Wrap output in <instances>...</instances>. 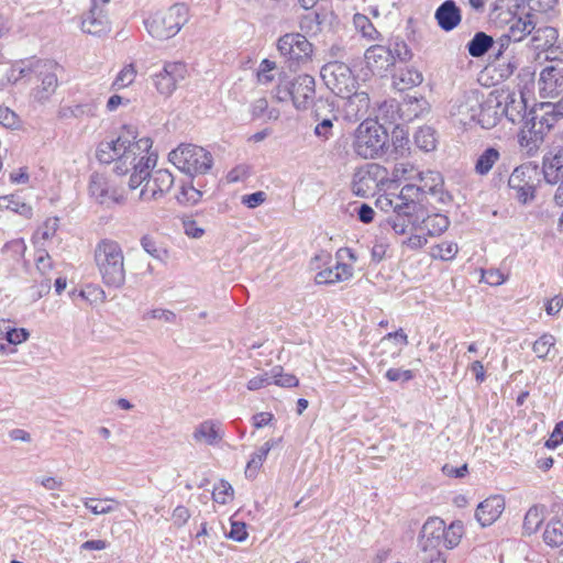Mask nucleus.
<instances>
[{
    "label": "nucleus",
    "instance_id": "nucleus-1",
    "mask_svg": "<svg viewBox=\"0 0 563 563\" xmlns=\"http://www.w3.org/2000/svg\"><path fill=\"white\" fill-rule=\"evenodd\" d=\"M152 140L141 137L135 141L132 128L124 126L117 139L99 143L96 156L101 164L114 163L113 173L125 176L131 173L128 187L131 190L140 187L146 179L150 168L156 163V156L151 153Z\"/></svg>",
    "mask_w": 563,
    "mask_h": 563
},
{
    "label": "nucleus",
    "instance_id": "nucleus-2",
    "mask_svg": "<svg viewBox=\"0 0 563 563\" xmlns=\"http://www.w3.org/2000/svg\"><path fill=\"white\" fill-rule=\"evenodd\" d=\"M95 263L102 283L121 288L125 283L124 254L121 245L111 239L100 240L95 247Z\"/></svg>",
    "mask_w": 563,
    "mask_h": 563
},
{
    "label": "nucleus",
    "instance_id": "nucleus-3",
    "mask_svg": "<svg viewBox=\"0 0 563 563\" xmlns=\"http://www.w3.org/2000/svg\"><path fill=\"white\" fill-rule=\"evenodd\" d=\"M274 96L280 102L290 100L297 110H307L316 98V80L308 74L280 78Z\"/></svg>",
    "mask_w": 563,
    "mask_h": 563
},
{
    "label": "nucleus",
    "instance_id": "nucleus-4",
    "mask_svg": "<svg viewBox=\"0 0 563 563\" xmlns=\"http://www.w3.org/2000/svg\"><path fill=\"white\" fill-rule=\"evenodd\" d=\"M277 51L290 70H299L312 62L314 46L301 33L290 32L278 37Z\"/></svg>",
    "mask_w": 563,
    "mask_h": 563
},
{
    "label": "nucleus",
    "instance_id": "nucleus-5",
    "mask_svg": "<svg viewBox=\"0 0 563 563\" xmlns=\"http://www.w3.org/2000/svg\"><path fill=\"white\" fill-rule=\"evenodd\" d=\"M168 161L189 176L207 174L213 165L210 152L190 143L179 144L168 154Z\"/></svg>",
    "mask_w": 563,
    "mask_h": 563
},
{
    "label": "nucleus",
    "instance_id": "nucleus-6",
    "mask_svg": "<svg viewBox=\"0 0 563 563\" xmlns=\"http://www.w3.org/2000/svg\"><path fill=\"white\" fill-rule=\"evenodd\" d=\"M387 136L383 125L375 120L366 119L355 130L353 150L362 158H375L383 155Z\"/></svg>",
    "mask_w": 563,
    "mask_h": 563
},
{
    "label": "nucleus",
    "instance_id": "nucleus-7",
    "mask_svg": "<svg viewBox=\"0 0 563 563\" xmlns=\"http://www.w3.org/2000/svg\"><path fill=\"white\" fill-rule=\"evenodd\" d=\"M187 22V10L184 4H174L166 11L157 12L146 22L152 37L167 40L175 36Z\"/></svg>",
    "mask_w": 563,
    "mask_h": 563
},
{
    "label": "nucleus",
    "instance_id": "nucleus-8",
    "mask_svg": "<svg viewBox=\"0 0 563 563\" xmlns=\"http://www.w3.org/2000/svg\"><path fill=\"white\" fill-rule=\"evenodd\" d=\"M520 124L518 144L528 156H533L543 143L545 134L554 128L553 119H549L545 111L540 118L534 112Z\"/></svg>",
    "mask_w": 563,
    "mask_h": 563
},
{
    "label": "nucleus",
    "instance_id": "nucleus-9",
    "mask_svg": "<svg viewBox=\"0 0 563 563\" xmlns=\"http://www.w3.org/2000/svg\"><path fill=\"white\" fill-rule=\"evenodd\" d=\"M117 175H106L95 172L91 174L88 185L89 195L99 205L110 207L123 205L126 200L123 181H118Z\"/></svg>",
    "mask_w": 563,
    "mask_h": 563
},
{
    "label": "nucleus",
    "instance_id": "nucleus-10",
    "mask_svg": "<svg viewBox=\"0 0 563 563\" xmlns=\"http://www.w3.org/2000/svg\"><path fill=\"white\" fill-rule=\"evenodd\" d=\"M320 75L327 87L336 96H350L357 86V81L351 68L341 62H330L325 64Z\"/></svg>",
    "mask_w": 563,
    "mask_h": 563
},
{
    "label": "nucleus",
    "instance_id": "nucleus-11",
    "mask_svg": "<svg viewBox=\"0 0 563 563\" xmlns=\"http://www.w3.org/2000/svg\"><path fill=\"white\" fill-rule=\"evenodd\" d=\"M537 167L528 164L520 165L514 169L508 179V186L515 191V198L526 205L536 197Z\"/></svg>",
    "mask_w": 563,
    "mask_h": 563
},
{
    "label": "nucleus",
    "instance_id": "nucleus-12",
    "mask_svg": "<svg viewBox=\"0 0 563 563\" xmlns=\"http://www.w3.org/2000/svg\"><path fill=\"white\" fill-rule=\"evenodd\" d=\"M187 73L185 63L166 62L163 69L152 76L153 85L159 95L170 97L178 84L185 80Z\"/></svg>",
    "mask_w": 563,
    "mask_h": 563
},
{
    "label": "nucleus",
    "instance_id": "nucleus-13",
    "mask_svg": "<svg viewBox=\"0 0 563 563\" xmlns=\"http://www.w3.org/2000/svg\"><path fill=\"white\" fill-rule=\"evenodd\" d=\"M58 66L53 60L38 59L35 64L34 74L41 79V85L34 89V99L38 102L47 101L55 92L58 80L57 70Z\"/></svg>",
    "mask_w": 563,
    "mask_h": 563
},
{
    "label": "nucleus",
    "instance_id": "nucleus-14",
    "mask_svg": "<svg viewBox=\"0 0 563 563\" xmlns=\"http://www.w3.org/2000/svg\"><path fill=\"white\" fill-rule=\"evenodd\" d=\"M146 183L140 192L142 201L158 200L167 194L174 185V176L167 169H157L146 177Z\"/></svg>",
    "mask_w": 563,
    "mask_h": 563
},
{
    "label": "nucleus",
    "instance_id": "nucleus-15",
    "mask_svg": "<svg viewBox=\"0 0 563 563\" xmlns=\"http://www.w3.org/2000/svg\"><path fill=\"white\" fill-rule=\"evenodd\" d=\"M500 98V111L501 117L512 124H520L530 113H534L533 110L528 111L527 97L518 95L516 91L504 92L498 96Z\"/></svg>",
    "mask_w": 563,
    "mask_h": 563
},
{
    "label": "nucleus",
    "instance_id": "nucleus-16",
    "mask_svg": "<svg viewBox=\"0 0 563 563\" xmlns=\"http://www.w3.org/2000/svg\"><path fill=\"white\" fill-rule=\"evenodd\" d=\"M427 185L421 188L413 184L404 186L399 194H384L380 195L376 200V206L385 212H394L395 210L410 209L407 201L412 199H419V191L426 189Z\"/></svg>",
    "mask_w": 563,
    "mask_h": 563
},
{
    "label": "nucleus",
    "instance_id": "nucleus-17",
    "mask_svg": "<svg viewBox=\"0 0 563 563\" xmlns=\"http://www.w3.org/2000/svg\"><path fill=\"white\" fill-rule=\"evenodd\" d=\"M537 85L541 98L559 97L563 93V67L560 65L543 67L539 74Z\"/></svg>",
    "mask_w": 563,
    "mask_h": 563
},
{
    "label": "nucleus",
    "instance_id": "nucleus-18",
    "mask_svg": "<svg viewBox=\"0 0 563 563\" xmlns=\"http://www.w3.org/2000/svg\"><path fill=\"white\" fill-rule=\"evenodd\" d=\"M450 225V220L442 213H427L419 205L415 220V231L426 233L429 236L442 234Z\"/></svg>",
    "mask_w": 563,
    "mask_h": 563
},
{
    "label": "nucleus",
    "instance_id": "nucleus-19",
    "mask_svg": "<svg viewBox=\"0 0 563 563\" xmlns=\"http://www.w3.org/2000/svg\"><path fill=\"white\" fill-rule=\"evenodd\" d=\"M445 533V522L438 518H429L422 526L419 536V548L420 551H429L439 549L443 542V536Z\"/></svg>",
    "mask_w": 563,
    "mask_h": 563
},
{
    "label": "nucleus",
    "instance_id": "nucleus-20",
    "mask_svg": "<svg viewBox=\"0 0 563 563\" xmlns=\"http://www.w3.org/2000/svg\"><path fill=\"white\" fill-rule=\"evenodd\" d=\"M482 96L483 95L476 90L465 93L463 98L452 107L451 113L456 115L459 122L464 125L476 123L477 111L479 107H482Z\"/></svg>",
    "mask_w": 563,
    "mask_h": 563
},
{
    "label": "nucleus",
    "instance_id": "nucleus-21",
    "mask_svg": "<svg viewBox=\"0 0 563 563\" xmlns=\"http://www.w3.org/2000/svg\"><path fill=\"white\" fill-rule=\"evenodd\" d=\"M419 199L407 201L410 209L395 210L386 219L387 224L396 234H405L410 230H415V220L419 209Z\"/></svg>",
    "mask_w": 563,
    "mask_h": 563
},
{
    "label": "nucleus",
    "instance_id": "nucleus-22",
    "mask_svg": "<svg viewBox=\"0 0 563 563\" xmlns=\"http://www.w3.org/2000/svg\"><path fill=\"white\" fill-rule=\"evenodd\" d=\"M481 106L476 124L486 130L496 126L501 118L500 98L494 93H489L486 98L482 96Z\"/></svg>",
    "mask_w": 563,
    "mask_h": 563
},
{
    "label": "nucleus",
    "instance_id": "nucleus-23",
    "mask_svg": "<svg viewBox=\"0 0 563 563\" xmlns=\"http://www.w3.org/2000/svg\"><path fill=\"white\" fill-rule=\"evenodd\" d=\"M542 173L544 180L550 185L563 180V145L553 147L543 156Z\"/></svg>",
    "mask_w": 563,
    "mask_h": 563
},
{
    "label": "nucleus",
    "instance_id": "nucleus-24",
    "mask_svg": "<svg viewBox=\"0 0 563 563\" xmlns=\"http://www.w3.org/2000/svg\"><path fill=\"white\" fill-rule=\"evenodd\" d=\"M364 59L367 68L377 74L387 71L391 66H394L391 48L379 44L369 46L365 51Z\"/></svg>",
    "mask_w": 563,
    "mask_h": 563
},
{
    "label": "nucleus",
    "instance_id": "nucleus-25",
    "mask_svg": "<svg viewBox=\"0 0 563 563\" xmlns=\"http://www.w3.org/2000/svg\"><path fill=\"white\" fill-rule=\"evenodd\" d=\"M505 510V499L494 495L479 503L475 510V518L482 527L493 525Z\"/></svg>",
    "mask_w": 563,
    "mask_h": 563
},
{
    "label": "nucleus",
    "instance_id": "nucleus-26",
    "mask_svg": "<svg viewBox=\"0 0 563 563\" xmlns=\"http://www.w3.org/2000/svg\"><path fill=\"white\" fill-rule=\"evenodd\" d=\"M434 19L439 27L450 32L462 21V11L454 0H444L435 10Z\"/></svg>",
    "mask_w": 563,
    "mask_h": 563
},
{
    "label": "nucleus",
    "instance_id": "nucleus-27",
    "mask_svg": "<svg viewBox=\"0 0 563 563\" xmlns=\"http://www.w3.org/2000/svg\"><path fill=\"white\" fill-rule=\"evenodd\" d=\"M538 25V19L534 13L527 12L518 16H514L508 29L507 38L514 42H520L526 36L532 34Z\"/></svg>",
    "mask_w": 563,
    "mask_h": 563
},
{
    "label": "nucleus",
    "instance_id": "nucleus-28",
    "mask_svg": "<svg viewBox=\"0 0 563 563\" xmlns=\"http://www.w3.org/2000/svg\"><path fill=\"white\" fill-rule=\"evenodd\" d=\"M224 432L221 423L214 420H205L199 423L192 433V438L198 443H205L210 446L218 445L223 439Z\"/></svg>",
    "mask_w": 563,
    "mask_h": 563
},
{
    "label": "nucleus",
    "instance_id": "nucleus-29",
    "mask_svg": "<svg viewBox=\"0 0 563 563\" xmlns=\"http://www.w3.org/2000/svg\"><path fill=\"white\" fill-rule=\"evenodd\" d=\"M428 111L429 103L422 96H406L398 104V114L404 122H411Z\"/></svg>",
    "mask_w": 563,
    "mask_h": 563
},
{
    "label": "nucleus",
    "instance_id": "nucleus-30",
    "mask_svg": "<svg viewBox=\"0 0 563 563\" xmlns=\"http://www.w3.org/2000/svg\"><path fill=\"white\" fill-rule=\"evenodd\" d=\"M353 276V267L345 263H336L334 267H328L320 271L314 276L318 285H333L349 280Z\"/></svg>",
    "mask_w": 563,
    "mask_h": 563
},
{
    "label": "nucleus",
    "instance_id": "nucleus-31",
    "mask_svg": "<svg viewBox=\"0 0 563 563\" xmlns=\"http://www.w3.org/2000/svg\"><path fill=\"white\" fill-rule=\"evenodd\" d=\"M393 79L395 88L404 91L419 86L423 81V75L417 68L408 66L400 68Z\"/></svg>",
    "mask_w": 563,
    "mask_h": 563
},
{
    "label": "nucleus",
    "instance_id": "nucleus-32",
    "mask_svg": "<svg viewBox=\"0 0 563 563\" xmlns=\"http://www.w3.org/2000/svg\"><path fill=\"white\" fill-rule=\"evenodd\" d=\"M343 98L346 99L345 111L347 115L360 119L367 113L369 109L368 93L364 91L357 92L355 89L350 96H344Z\"/></svg>",
    "mask_w": 563,
    "mask_h": 563
},
{
    "label": "nucleus",
    "instance_id": "nucleus-33",
    "mask_svg": "<svg viewBox=\"0 0 563 563\" xmlns=\"http://www.w3.org/2000/svg\"><path fill=\"white\" fill-rule=\"evenodd\" d=\"M11 211L18 213L25 219H31L33 209L27 205L20 195L11 194L0 197V211Z\"/></svg>",
    "mask_w": 563,
    "mask_h": 563
},
{
    "label": "nucleus",
    "instance_id": "nucleus-34",
    "mask_svg": "<svg viewBox=\"0 0 563 563\" xmlns=\"http://www.w3.org/2000/svg\"><path fill=\"white\" fill-rule=\"evenodd\" d=\"M279 442L280 439L266 441L256 452L252 454L246 465V476L252 477L256 475L257 471L262 467L263 462L266 460L269 451Z\"/></svg>",
    "mask_w": 563,
    "mask_h": 563
},
{
    "label": "nucleus",
    "instance_id": "nucleus-35",
    "mask_svg": "<svg viewBox=\"0 0 563 563\" xmlns=\"http://www.w3.org/2000/svg\"><path fill=\"white\" fill-rule=\"evenodd\" d=\"M409 151V139L402 131L394 132L391 144L385 145L384 155L387 159H398L404 157Z\"/></svg>",
    "mask_w": 563,
    "mask_h": 563
},
{
    "label": "nucleus",
    "instance_id": "nucleus-36",
    "mask_svg": "<svg viewBox=\"0 0 563 563\" xmlns=\"http://www.w3.org/2000/svg\"><path fill=\"white\" fill-rule=\"evenodd\" d=\"M558 37V31L551 26H540L532 32L531 43L536 49L544 51L551 47Z\"/></svg>",
    "mask_w": 563,
    "mask_h": 563
},
{
    "label": "nucleus",
    "instance_id": "nucleus-37",
    "mask_svg": "<svg viewBox=\"0 0 563 563\" xmlns=\"http://www.w3.org/2000/svg\"><path fill=\"white\" fill-rule=\"evenodd\" d=\"M353 192L360 197H367L379 189L376 184L369 178L363 168L358 169L354 174L352 183Z\"/></svg>",
    "mask_w": 563,
    "mask_h": 563
},
{
    "label": "nucleus",
    "instance_id": "nucleus-38",
    "mask_svg": "<svg viewBox=\"0 0 563 563\" xmlns=\"http://www.w3.org/2000/svg\"><path fill=\"white\" fill-rule=\"evenodd\" d=\"M493 45L494 40L490 35L484 32H477L467 43V51L471 56L481 57L485 55Z\"/></svg>",
    "mask_w": 563,
    "mask_h": 563
},
{
    "label": "nucleus",
    "instance_id": "nucleus-39",
    "mask_svg": "<svg viewBox=\"0 0 563 563\" xmlns=\"http://www.w3.org/2000/svg\"><path fill=\"white\" fill-rule=\"evenodd\" d=\"M320 104H325L322 100L319 101L316 109L313 110V117L316 121H319L314 128L316 136L322 140H329L332 136L333 120L335 115L331 112V117H322L320 112Z\"/></svg>",
    "mask_w": 563,
    "mask_h": 563
},
{
    "label": "nucleus",
    "instance_id": "nucleus-40",
    "mask_svg": "<svg viewBox=\"0 0 563 563\" xmlns=\"http://www.w3.org/2000/svg\"><path fill=\"white\" fill-rule=\"evenodd\" d=\"M353 24L364 38L373 42L382 41V34L366 15L361 13L354 14Z\"/></svg>",
    "mask_w": 563,
    "mask_h": 563
},
{
    "label": "nucleus",
    "instance_id": "nucleus-41",
    "mask_svg": "<svg viewBox=\"0 0 563 563\" xmlns=\"http://www.w3.org/2000/svg\"><path fill=\"white\" fill-rule=\"evenodd\" d=\"M500 153L495 147L486 148L477 158L475 164V172L478 175H487L493 166L499 161Z\"/></svg>",
    "mask_w": 563,
    "mask_h": 563
},
{
    "label": "nucleus",
    "instance_id": "nucleus-42",
    "mask_svg": "<svg viewBox=\"0 0 563 563\" xmlns=\"http://www.w3.org/2000/svg\"><path fill=\"white\" fill-rule=\"evenodd\" d=\"M536 85V70L530 67H522L517 75L518 95L527 97L533 91Z\"/></svg>",
    "mask_w": 563,
    "mask_h": 563
},
{
    "label": "nucleus",
    "instance_id": "nucleus-43",
    "mask_svg": "<svg viewBox=\"0 0 563 563\" xmlns=\"http://www.w3.org/2000/svg\"><path fill=\"white\" fill-rule=\"evenodd\" d=\"M543 540L550 547H560L563 544L562 519H552L549 521L543 533Z\"/></svg>",
    "mask_w": 563,
    "mask_h": 563
},
{
    "label": "nucleus",
    "instance_id": "nucleus-44",
    "mask_svg": "<svg viewBox=\"0 0 563 563\" xmlns=\"http://www.w3.org/2000/svg\"><path fill=\"white\" fill-rule=\"evenodd\" d=\"M119 501L112 498H86L84 500V506L89 509L95 515H106L114 511L119 506Z\"/></svg>",
    "mask_w": 563,
    "mask_h": 563
},
{
    "label": "nucleus",
    "instance_id": "nucleus-45",
    "mask_svg": "<svg viewBox=\"0 0 563 563\" xmlns=\"http://www.w3.org/2000/svg\"><path fill=\"white\" fill-rule=\"evenodd\" d=\"M415 143L422 151H433L437 146L435 130L431 126L420 128L415 133Z\"/></svg>",
    "mask_w": 563,
    "mask_h": 563
},
{
    "label": "nucleus",
    "instance_id": "nucleus-46",
    "mask_svg": "<svg viewBox=\"0 0 563 563\" xmlns=\"http://www.w3.org/2000/svg\"><path fill=\"white\" fill-rule=\"evenodd\" d=\"M417 175H418L420 181L422 183V185L420 187L423 188L427 185L424 190L421 189L419 191V196L422 192H429V194L434 195L435 192L441 191L443 181H442V177L439 173L428 170L427 173H418ZM416 186L419 187L418 185H416Z\"/></svg>",
    "mask_w": 563,
    "mask_h": 563
},
{
    "label": "nucleus",
    "instance_id": "nucleus-47",
    "mask_svg": "<svg viewBox=\"0 0 563 563\" xmlns=\"http://www.w3.org/2000/svg\"><path fill=\"white\" fill-rule=\"evenodd\" d=\"M543 521V507L532 506L526 514L523 519L525 533L530 536L538 531Z\"/></svg>",
    "mask_w": 563,
    "mask_h": 563
},
{
    "label": "nucleus",
    "instance_id": "nucleus-48",
    "mask_svg": "<svg viewBox=\"0 0 563 563\" xmlns=\"http://www.w3.org/2000/svg\"><path fill=\"white\" fill-rule=\"evenodd\" d=\"M363 169L379 189L391 184L389 173L386 167L376 163H371L365 165Z\"/></svg>",
    "mask_w": 563,
    "mask_h": 563
},
{
    "label": "nucleus",
    "instance_id": "nucleus-49",
    "mask_svg": "<svg viewBox=\"0 0 563 563\" xmlns=\"http://www.w3.org/2000/svg\"><path fill=\"white\" fill-rule=\"evenodd\" d=\"M202 191L194 185H183L176 196L177 201L185 206H195L202 199Z\"/></svg>",
    "mask_w": 563,
    "mask_h": 563
},
{
    "label": "nucleus",
    "instance_id": "nucleus-50",
    "mask_svg": "<svg viewBox=\"0 0 563 563\" xmlns=\"http://www.w3.org/2000/svg\"><path fill=\"white\" fill-rule=\"evenodd\" d=\"M464 534V526L462 521H453L449 527L445 526L443 543L448 549L455 548Z\"/></svg>",
    "mask_w": 563,
    "mask_h": 563
},
{
    "label": "nucleus",
    "instance_id": "nucleus-51",
    "mask_svg": "<svg viewBox=\"0 0 563 563\" xmlns=\"http://www.w3.org/2000/svg\"><path fill=\"white\" fill-rule=\"evenodd\" d=\"M136 78V69L133 64L125 65L117 75L115 79L112 82L111 88L114 90H120L125 87H129L133 84Z\"/></svg>",
    "mask_w": 563,
    "mask_h": 563
},
{
    "label": "nucleus",
    "instance_id": "nucleus-52",
    "mask_svg": "<svg viewBox=\"0 0 563 563\" xmlns=\"http://www.w3.org/2000/svg\"><path fill=\"white\" fill-rule=\"evenodd\" d=\"M457 244L451 241H444L431 249V255L442 261H451L457 253Z\"/></svg>",
    "mask_w": 563,
    "mask_h": 563
},
{
    "label": "nucleus",
    "instance_id": "nucleus-53",
    "mask_svg": "<svg viewBox=\"0 0 563 563\" xmlns=\"http://www.w3.org/2000/svg\"><path fill=\"white\" fill-rule=\"evenodd\" d=\"M554 345L555 338L552 334L544 333L533 343L532 350L538 357L545 358Z\"/></svg>",
    "mask_w": 563,
    "mask_h": 563
},
{
    "label": "nucleus",
    "instance_id": "nucleus-54",
    "mask_svg": "<svg viewBox=\"0 0 563 563\" xmlns=\"http://www.w3.org/2000/svg\"><path fill=\"white\" fill-rule=\"evenodd\" d=\"M541 109L547 112L549 119H553V126L563 124V96L556 102H543Z\"/></svg>",
    "mask_w": 563,
    "mask_h": 563
},
{
    "label": "nucleus",
    "instance_id": "nucleus-55",
    "mask_svg": "<svg viewBox=\"0 0 563 563\" xmlns=\"http://www.w3.org/2000/svg\"><path fill=\"white\" fill-rule=\"evenodd\" d=\"M273 379L274 384L280 387H295L298 385V378L292 374H285L282 371V367H274L271 371V380Z\"/></svg>",
    "mask_w": 563,
    "mask_h": 563
},
{
    "label": "nucleus",
    "instance_id": "nucleus-56",
    "mask_svg": "<svg viewBox=\"0 0 563 563\" xmlns=\"http://www.w3.org/2000/svg\"><path fill=\"white\" fill-rule=\"evenodd\" d=\"M233 497V487L229 482L221 481L214 486L212 498L216 503L225 505Z\"/></svg>",
    "mask_w": 563,
    "mask_h": 563
},
{
    "label": "nucleus",
    "instance_id": "nucleus-57",
    "mask_svg": "<svg viewBox=\"0 0 563 563\" xmlns=\"http://www.w3.org/2000/svg\"><path fill=\"white\" fill-rule=\"evenodd\" d=\"M82 31L89 34H100L102 33L107 25L103 21L93 16V14H88L81 23Z\"/></svg>",
    "mask_w": 563,
    "mask_h": 563
},
{
    "label": "nucleus",
    "instance_id": "nucleus-58",
    "mask_svg": "<svg viewBox=\"0 0 563 563\" xmlns=\"http://www.w3.org/2000/svg\"><path fill=\"white\" fill-rule=\"evenodd\" d=\"M276 68V63L269 59H263L260 64L257 71V80L262 85H267L273 81L274 77L271 74Z\"/></svg>",
    "mask_w": 563,
    "mask_h": 563
},
{
    "label": "nucleus",
    "instance_id": "nucleus-59",
    "mask_svg": "<svg viewBox=\"0 0 563 563\" xmlns=\"http://www.w3.org/2000/svg\"><path fill=\"white\" fill-rule=\"evenodd\" d=\"M415 168L411 164L409 163H398L395 165L394 169H393V173H391V177H390V183H397L401 179H410L412 178V173H413Z\"/></svg>",
    "mask_w": 563,
    "mask_h": 563
},
{
    "label": "nucleus",
    "instance_id": "nucleus-60",
    "mask_svg": "<svg viewBox=\"0 0 563 563\" xmlns=\"http://www.w3.org/2000/svg\"><path fill=\"white\" fill-rule=\"evenodd\" d=\"M58 225L59 219L57 217L48 218L37 230L36 234L40 235L43 240H49L56 234Z\"/></svg>",
    "mask_w": 563,
    "mask_h": 563
},
{
    "label": "nucleus",
    "instance_id": "nucleus-61",
    "mask_svg": "<svg viewBox=\"0 0 563 563\" xmlns=\"http://www.w3.org/2000/svg\"><path fill=\"white\" fill-rule=\"evenodd\" d=\"M4 336L7 339V341L10 343V344H20V343H23L25 342L29 336H30V333L26 329L24 328H11L10 325L8 327V329H4Z\"/></svg>",
    "mask_w": 563,
    "mask_h": 563
},
{
    "label": "nucleus",
    "instance_id": "nucleus-62",
    "mask_svg": "<svg viewBox=\"0 0 563 563\" xmlns=\"http://www.w3.org/2000/svg\"><path fill=\"white\" fill-rule=\"evenodd\" d=\"M559 2L560 0H527L529 10L538 13L553 11Z\"/></svg>",
    "mask_w": 563,
    "mask_h": 563
},
{
    "label": "nucleus",
    "instance_id": "nucleus-63",
    "mask_svg": "<svg viewBox=\"0 0 563 563\" xmlns=\"http://www.w3.org/2000/svg\"><path fill=\"white\" fill-rule=\"evenodd\" d=\"M143 319H157L167 323H174L176 321V314L172 310L156 308L145 312Z\"/></svg>",
    "mask_w": 563,
    "mask_h": 563
},
{
    "label": "nucleus",
    "instance_id": "nucleus-64",
    "mask_svg": "<svg viewBox=\"0 0 563 563\" xmlns=\"http://www.w3.org/2000/svg\"><path fill=\"white\" fill-rule=\"evenodd\" d=\"M506 276L497 268H489L482 271V282L490 286H499L504 284Z\"/></svg>",
    "mask_w": 563,
    "mask_h": 563
}]
</instances>
